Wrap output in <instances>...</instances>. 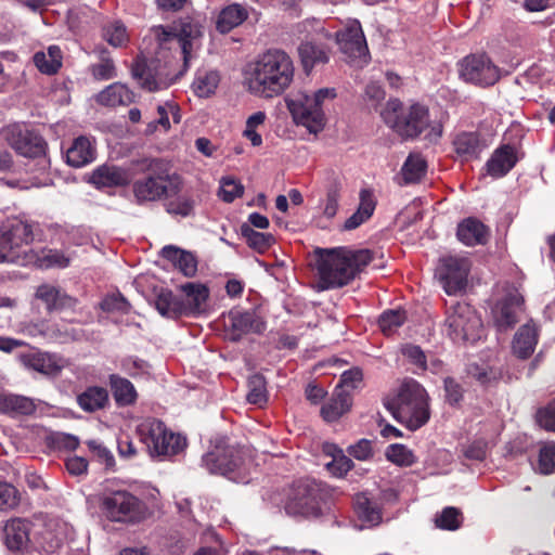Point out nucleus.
I'll return each instance as SVG.
<instances>
[{"label":"nucleus","instance_id":"obj_9","mask_svg":"<svg viewBox=\"0 0 555 555\" xmlns=\"http://www.w3.org/2000/svg\"><path fill=\"white\" fill-rule=\"evenodd\" d=\"M324 493L319 483L300 480L293 486L285 504V511L292 516L318 518L322 515Z\"/></svg>","mask_w":555,"mask_h":555},{"label":"nucleus","instance_id":"obj_20","mask_svg":"<svg viewBox=\"0 0 555 555\" xmlns=\"http://www.w3.org/2000/svg\"><path fill=\"white\" fill-rule=\"evenodd\" d=\"M89 182L98 189L125 186L129 183V175L118 166L104 164L92 171Z\"/></svg>","mask_w":555,"mask_h":555},{"label":"nucleus","instance_id":"obj_37","mask_svg":"<svg viewBox=\"0 0 555 555\" xmlns=\"http://www.w3.org/2000/svg\"><path fill=\"white\" fill-rule=\"evenodd\" d=\"M62 51L57 46H50L47 52H37L34 63L37 68L47 75L55 74L62 66Z\"/></svg>","mask_w":555,"mask_h":555},{"label":"nucleus","instance_id":"obj_33","mask_svg":"<svg viewBox=\"0 0 555 555\" xmlns=\"http://www.w3.org/2000/svg\"><path fill=\"white\" fill-rule=\"evenodd\" d=\"M155 308L163 317L171 319L185 313L184 300L176 297L169 289H160L155 299Z\"/></svg>","mask_w":555,"mask_h":555},{"label":"nucleus","instance_id":"obj_59","mask_svg":"<svg viewBox=\"0 0 555 555\" xmlns=\"http://www.w3.org/2000/svg\"><path fill=\"white\" fill-rule=\"evenodd\" d=\"M362 379V371L358 367H353L351 370L345 371L341 374L339 384L336 386V389L348 390L351 392L352 389L359 387Z\"/></svg>","mask_w":555,"mask_h":555},{"label":"nucleus","instance_id":"obj_39","mask_svg":"<svg viewBox=\"0 0 555 555\" xmlns=\"http://www.w3.org/2000/svg\"><path fill=\"white\" fill-rule=\"evenodd\" d=\"M36 406L31 399L17 395L0 396V411L4 413L31 414Z\"/></svg>","mask_w":555,"mask_h":555},{"label":"nucleus","instance_id":"obj_14","mask_svg":"<svg viewBox=\"0 0 555 555\" xmlns=\"http://www.w3.org/2000/svg\"><path fill=\"white\" fill-rule=\"evenodd\" d=\"M202 462L210 474L227 476L240 466V451L233 446L219 443L203 456Z\"/></svg>","mask_w":555,"mask_h":555},{"label":"nucleus","instance_id":"obj_19","mask_svg":"<svg viewBox=\"0 0 555 555\" xmlns=\"http://www.w3.org/2000/svg\"><path fill=\"white\" fill-rule=\"evenodd\" d=\"M33 524L23 518H14L4 526L5 544L12 551H23L33 541Z\"/></svg>","mask_w":555,"mask_h":555},{"label":"nucleus","instance_id":"obj_41","mask_svg":"<svg viewBox=\"0 0 555 555\" xmlns=\"http://www.w3.org/2000/svg\"><path fill=\"white\" fill-rule=\"evenodd\" d=\"M220 81L216 70H199L193 81L194 92L201 98H207L215 93Z\"/></svg>","mask_w":555,"mask_h":555},{"label":"nucleus","instance_id":"obj_15","mask_svg":"<svg viewBox=\"0 0 555 555\" xmlns=\"http://www.w3.org/2000/svg\"><path fill=\"white\" fill-rule=\"evenodd\" d=\"M229 338L238 341L249 333L261 334L266 330V323L255 310H231L229 313Z\"/></svg>","mask_w":555,"mask_h":555},{"label":"nucleus","instance_id":"obj_46","mask_svg":"<svg viewBox=\"0 0 555 555\" xmlns=\"http://www.w3.org/2000/svg\"><path fill=\"white\" fill-rule=\"evenodd\" d=\"M343 189L341 180L338 176L333 175L326 185V202L323 210V215L326 218H333L336 216L338 210V201L340 197V191Z\"/></svg>","mask_w":555,"mask_h":555},{"label":"nucleus","instance_id":"obj_61","mask_svg":"<svg viewBox=\"0 0 555 555\" xmlns=\"http://www.w3.org/2000/svg\"><path fill=\"white\" fill-rule=\"evenodd\" d=\"M353 466L352 461L341 452L335 459L326 464L327 469L335 476L343 477Z\"/></svg>","mask_w":555,"mask_h":555},{"label":"nucleus","instance_id":"obj_57","mask_svg":"<svg viewBox=\"0 0 555 555\" xmlns=\"http://www.w3.org/2000/svg\"><path fill=\"white\" fill-rule=\"evenodd\" d=\"M100 307L105 312H122L129 311V302L121 294H112L106 296L101 302Z\"/></svg>","mask_w":555,"mask_h":555},{"label":"nucleus","instance_id":"obj_32","mask_svg":"<svg viewBox=\"0 0 555 555\" xmlns=\"http://www.w3.org/2000/svg\"><path fill=\"white\" fill-rule=\"evenodd\" d=\"M181 291L185 294V313L192 314L203 311L204 305L209 296L208 288L199 283H185L181 285Z\"/></svg>","mask_w":555,"mask_h":555},{"label":"nucleus","instance_id":"obj_13","mask_svg":"<svg viewBox=\"0 0 555 555\" xmlns=\"http://www.w3.org/2000/svg\"><path fill=\"white\" fill-rule=\"evenodd\" d=\"M470 261L466 257L449 256L441 260L439 280L448 295L462 293L467 286Z\"/></svg>","mask_w":555,"mask_h":555},{"label":"nucleus","instance_id":"obj_1","mask_svg":"<svg viewBox=\"0 0 555 555\" xmlns=\"http://www.w3.org/2000/svg\"><path fill=\"white\" fill-rule=\"evenodd\" d=\"M294 65L289 55L280 49H270L249 65L246 77L248 91L262 99L281 95L292 83Z\"/></svg>","mask_w":555,"mask_h":555},{"label":"nucleus","instance_id":"obj_63","mask_svg":"<svg viewBox=\"0 0 555 555\" xmlns=\"http://www.w3.org/2000/svg\"><path fill=\"white\" fill-rule=\"evenodd\" d=\"M348 452L359 461H366L373 456L372 441L360 439L357 443L348 448Z\"/></svg>","mask_w":555,"mask_h":555},{"label":"nucleus","instance_id":"obj_31","mask_svg":"<svg viewBox=\"0 0 555 555\" xmlns=\"http://www.w3.org/2000/svg\"><path fill=\"white\" fill-rule=\"evenodd\" d=\"M538 341L537 328L532 324H525L516 332L513 340V351L520 359L529 358Z\"/></svg>","mask_w":555,"mask_h":555},{"label":"nucleus","instance_id":"obj_3","mask_svg":"<svg viewBox=\"0 0 555 555\" xmlns=\"http://www.w3.org/2000/svg\"><path fill=\"white\" fill-rule=\"evenodd\" d=\"M384 121L403 139H413L429 128L425 138L430 142H437L442 135V124L431 122L428 108L421 104H412L404 108L402 103L395 99L387 103L382 112Z\"/></svg>","mask_w":555,"mask_h":555},{"label":"nucleus","instance_id":"obj_21","mask_svg":"<svg viewBox=\"0 0 555 555\" xmlns=\"http://www.w3.org/2000/svg\"><path fill=\"white\" fill-rule=\"evenodd\" d=\"M11 146L25 157L36 158L46 153V142L42 137L33 131L18 132L11 139Z\"/></svg>","mask_w":555,"mask_h":555},{"label":"nucleus","instance_id":"obj_34","mask_svg":"<svg viewBox=\"0 0 555 555\" xmlns=\"http://www.w3.org/2000/svg\"><path fill=\"white\" fill-rule=\"evenodd\" d=\"M298 53L306 73H309L315 65L327 63L330 59L328 52L323 46L310 41L300 43Z\"/></svg>","mask_w":555,"mask_h":555},{"label":"nucleus","instance_id":"obj_40","mask_svg":"<svg viewBox=\"0 0 555 555\" xmlns=\"http://www.w3.org/2000/svg\"><path fill=\"white\" fill-rule=\"evenodd\" d=\"M426 168V160L421 154H410L401 168L404 183L418 182L425 176Z\"/></svg>","mask_w":555,"mask_h":555},{"label":"nucleus","instance_id":"obj_50","mask_svg":"<svg viewBox=\"0 0 555 555\" xmlns=\"http://www.w3.org/2000/svg\"><path fill=\"white\" fill-rule=\"evenodd\" d=\"M202 34L199 26L193 25L191 23L183 24L179 34V43L181 48V52L183 54L184 65L188 64V61L191 56V39L199 37Z\"/></svg>","mask_w":555,"mask_h":555},{"label":"nucleus","instance_id":"obj_26","mask_svg":"<svg viewBox=\"0 0 555 555\" xmlns=\"http://www.w3.org/2000/svg\"><path fill=\"white\" fill-rule=\"evenodd\" d=\"M453 149L462 160L478 158L485 147L477 132H461L453 139Z\"/></svg>","mask_w":555,"mask_h":555},{"label":"nucleus","instance_id":"obj_43","mask_svg":"<svg viewBox=\"0 0 555 555\" xmlns=\"http://www.w3.org/2000/svg\"><path fill=\"white\" fill-rule=\"evenodd\" d=\"M241 234L246 240L247 245L258 253H264L274 243L272 234L255 231L246 223L241 225Z\"/></svg>","mask_w":555,"mask_h":555},{"label":"nucleus","instance_id":"obj_7","mask_svg":"<svg viewBox=\"0 0 555 555\" xmlns=\"http://www.w3.org/2000/svg\"><path fill=\"white\" fill-rule=\"evenodd\" d=\"M179 190L178 178L170 176L165 164L158 159L152 160L147 175L133 183V193L139 203L154 202Z\"/></svg>","mask_w":555,"mask_h":555},{"label":"nucleus","instance_id":"obj_36","mask_svg":"<svg viewBox=\"0 0 555 555\" xmlns=\"http://www.w3.org/2000/svg\"><path fill=\"white\" fill-rule=\"evenodd\" d=\"M109 384L113 397L118 405L125 406L134 403L137 391L130 380L118 375H111Z\"/></svg>","mask_w":555,"mask_h":555},{"label":"nucleus","instance_id":"obj_60","mask_svg":"<svg viewBox=\"0 0 555 555\" xmlns=\"http://www.w3.org/2000/svg\"><path fill=\"white\" fill-rule=\"evenodd\" d=\"M87 446L90 449V451L94 453L98 460L105 465L107 469L114 467L115 459L112 452L106 447H104L102 443L95 440L87 441Z\"/></svg>","mask_w":555,"mask_h":555},{"label":"nucleus","instance_id":"obj_38","mask_svg":"<svg viewBox=\"0 0 555 555\" xmlns=\"http://www.w3.org/2000/svg\"><path fill=\"white\" fill-rule=\"evenodd\" d=\"M247 18V11L240 4H232L223 9L217 20V29L222 33H229L234 27L241 25Z\"/></svg>","mask_w":555,"mask_h":555},{"label":"nucleus","instance_id":"obj_16","mask_svg":"<svg viewBox=\"0 0 555 555\" xmlns=\"http://www.w3.org/2000/svg\"><path fill=\"white\" fill-rule=\"evenodd\" d=\"M337 42L341 52L350 59H365L369 49L364 33L359 21L353 20L337 34Z\"/></svg>","mask_w":555,"mask_h":555},{"label":"nucleus","instance_id":"obj_22","mask_svg":"<svg viewBox=\"0 0 555 555\" xmlns=\"http://www.w3.org/2000/svg\"><path fill=\"white\" fill-rule=\"evenodd\" d=\"M456 236L466 246L483 245L489 238V230L478 219L467 218L459 223Z\"/></svg>","mask_w":555,"mask_h":555},{"label":"nucleus","instance_id":"obj_54","mask_svg":"<svg viewBox=\"0 0 555 555\" xmlns=\"http://www.w3.org/2000/svg\"><path fill=\"white\" fill-rule=\"evenodd\" d=\"M460 509L449 506L443 508L441 514L436 517V526L446 530H456L461 526Z\"/></svg>","mask_w":555,"mask_h":555},{"label":"nucleus","instance_id":"obj_44","mask_svg":"<svg viewBox=\"0 0 555 555\" xmlns=\"http://www.w3.org/2000/svg\"><path fill=\"white\" fill-rule=\"evenodd\" d=\"M248 392L246 399L251 404L262 406L268 401L267 382L263 375L256 373L247 380Z\"/></svg>","mask_w":555,"mask_h":555},{"label":"nucleus","instance_id":"obj_25","mask_svg":"<svg viewBox=\"0 0 555 555\" xmlns=\"http://www.w3.org/2000/svg\"><path fill=\"white\" fill-rule=\"evenodd\" d=\"M95 147L91 140L80 135L73 141L66 152V162L69 166L79 168L92 163L95 159Z\"/></svg>","mask_w":555,"mask_h":555},{"label":"nucleus","instance_id":"obj_48","mask_svg":"<svg viewBox=\"0 0 555 555\" xmlns=\"http://www.w3.org/2000/svg\"><path fill=\"white\" fill-rule=\"evenodd\" d=\"M132 77L138 80L140 86L149 91L159 89V82L152 75L151 69L144 62L137 61L131 68Z\"/></svg>","mask_w":555,"mask_h":555},{"label":"nucleus","instance_id":"obj_12","mask_svg":"<svg viewBox=\"0 0 555 555\" xmlns=\"http://www.w3.org/2000/svg\"><path fill=\"white\" fill-rule=\"evenodd\" d=\"M460 77L480 87L493 86L500 79V69L485 54H472L459 63Z\"/></svg>","mask_w":555,"mask_h":555},{"label":"nucleus","instance_id":"obj_47","mask_svg":"<svg viewBox=\"0 0 555 555\" xmlns=\"http://www.w3.org/2000/svg\"><path fill=\"white\" fill-rule=\"evenodd\" d=\"M406 320V312L402 309H390L384 311L378 319V324L382 332L390 335L396 328L401 326Z\"/></svg>","mask_w":555,"mask_h":555},{"label":"nucleus","instance_id":"obj_56","mask_svg":"<svg viewBox=\"0 0 555 555\" xmlns=\"http://www.w3.org/2000/svg\"><path fill=\"white\" fill-rule=\"evenodd\" d=\"M243 192L244 186L233 178L221 179L220 196L224 202H233L236 197L242 196Z\"/></svg>","mask_w":555,"mask_h":555},{"label":"nucleus","instance_id":"obj_4","mask_svg":"<svg viewBox=\"0 0 555 555\" xmlns=\"http://www.w3.org/2000/svg\"><path fill=\"white\" fill-rule=\"evenodd\" d=\"M385 406L395 420L404 424L410 430L424 426L430 416L427 393L413 379L404 382L397 397L386 401Z\"/></svg>","mask_w":555,"mask_h":555},{"label":"nucleus","instance_id":"obj_11","mask_svg":"<svg viewBox=\"0 0 555 555\" xmlns=\"http://www.w3.org/2000/svg\"><path fill=\"white\" fill-rule=\"evenodd\" d=\"M101 507L114 521L135 522L144 517V505L127 490L106 491L101 498Z\"/></svg>","mask_w":555,"mask_h":555},{"label":"nucleus","instance_id":"obj_6","mask_svg":"<svg viewBox=\"0 0 555 555\" xmlns=\"http://www.w3.org/2000/svg\"><path fill=\"white\" fill-rule=\"evenodd\" d=\"M35 224L18 217L9 218L0 223V263L26 264L28 256L15 253L16 248L33 243Z\"/></svg>","mask_w":555,"mask_h":555},{"label":"nucleus","instance_id":"obj_23","mask_svg":"<svg viewBox=\"0 0 555 555\" xmlns=\"http://www.w3.org/2000/svg\"><path fill=\"white\" fill-rule=\"evenodd\" d=\"M359 206L357 210L345 221L344 230H354L373 216L377 204L373 191L370 189H362L359 193Z\"/></svg>","mask_w":555,"mask_h":555},{"label":"nucleus","instance_id":"obj_29","mask_svg":"<svg viewBox=\"0 0 555 555\" xmlns=\"http://www.w3.org/2000/svg\"><path fill=\"white\" fill-rule=\"evenodd\" d=\"M93 52L99 62L89 66V73L96 81L111 80L117 77V68L109 51L104 46H98Z\"/></svg>","mask_w":555,"mask_h":555},{"label":"nucleus","instance_id":"obj_45","mask_svg":"<svg viewBox=\"0 0 555 555\" xmlns=\"http://www.w3.org/2000/svg\"><path fill=\"white\" fill-rule=\"evenodd\" d=\"M36 297L46 304L48 310L63 308L69 299L59 288L49 284L40 285L36 291Z\"/></svg>","mask_w":555,"mask_h":555},{"label":"nucleus","instance_id":"obj_27","mask_svg":"<svg viewBox=\"0 0 555 555\" xmlns=\"http://www.w3.org/2000/svg\"><path fill=\"white\" fill-rule=\"evenodd\" d=\"M162 257L172 262L185 276L192 278L197 272V260L195 256L173 245L162 248Z\"/></svg>","mask_w":555,"mask_h":555},{"label":"nucleus","instance_id":"obj_62","mask_svg":"<svg viewBox=\"0 0 555 555\" xmlns=\"http://www.w3.org/2000/svg\"><path fill=\"white\" fill-rule=\"evenodd\" d=\"M537 422L546 430L555 431V400L538 411Z\"/></svg>","mask_w":555,"mask_h":555},{"label":"nucleus","instance_id":"obj_10","mask_svg":"<svg viewBox=\"0 0 555 555\" xmlns=\"http://www.w3.org/2000/svg\"><path fill=\"white\" fill-rule=\"evenodd\" d=\"M444 324L447 334L455 343L477 341L483 327L476 310L465 302H459L451 308Z\"/></svg>","mask_w":555,"mask_h":555},{"label":"nucleus","instance_id":"obj_5","mask_svg":"<svg viewBox=\"0 0 555 555\" xmlns=\"http://www.w3.org/2000/svg\"><path fill=\"white\" fill-rule=\"evenodd\" d=\"M335 98L336 90L334 88H322L312 94L299 91L287 101V107L296 124L302 125L311 133H318L323 130L325 125L322 105L325 100Z\"/></svg>","mask_w":555,"mask_h":555},{"label":"nucleus","instance_id":"obj_49","mask_svg":"<svg viewBox=\"0 0 555 555\" xmlns=\"http://www.w3.org/2000/svg\"><path fill=\"white\" fill-rule=\"evenodd\" d=\"M537 469L542 475L555 472V442H546L540 448Z\"/></svg>","mask_w":555,"mask_h":555},{"label":"nucleus","instance_id":"obj_42","mask_svg":"<svg viewBox=\"0 0 555 555\" xmlns=\"http://www.w3.org/2000/svg\"><path fill=\"white\" fill-rule=\"evenodd\" d=\"M102 37L114 48L125 47L129 41L127 28L120 21H111L103 25Z\"/></svg>","mask_w":555,"mask_h":555},{"label":"nucleus","instance_id":"obj_2","mask_svg":"<svg viewBox=\"0 0 555 555\" xmlns=\"http://www.w3.org/2000/svg\"><path fill=\"white\" fill-rule=\"evenodd\" d=\"M313 256L321 289L347 285L373 260L371 250L348 247H317Z\"/></svg>","mask_w":555,"mask_h":555},{"label":"nucleus","instance_id":"obj_17","mask_svg":"<svg viewBox=\"0 0 555 555\" xmlns=\"http://www.w3.org/2000/svg\"><path fill=\"white\" fill-rule=\"evenodd\" d=\"M524 298L516 289L508 292L493 309V319L499 331H507L518 322Z\"/></svg>","mask_w":555,"mask_h":555},{"label":"nucleus","instance_id":"obj_64","mask_svg":"<svg viewBox=\"0 0 555 555\" xmlns=\"http://www.w3.org/2000/svg\"><path fill=\"white\" fill-rule=\"evenodd\" d=\"M44 267L65 268L69 264V258L63 251L57 249H49L41 259Z\"/></svg>","mask_w":555,"mask_h":555},{"label":"nucleus","instance_id":"obj_24","mask_svg":"<svg viewBox=\"0 0 555 555\" xmlns=\"http://www.w3.org/2000/svg\"><path fill=\"white\" fill-rule=\"evenodd\" d=\"M515 150L511 145L496 149L486 164L487 172L493 178L504 177L516 164Z\"/></svg>","mask_w":555,"mask_h":555},{"label":"nucleus","instance_id":"obj_52","mask_svg":"<svg viewBox=\"0 0 555 555\" xmlns=\"http://www.w3.org/2000/svg\"><path fill=\"white\" fill-rule=\"evenodd\" d=\"M356 511L360 518L371 524H378L380 514L364 494H359L354 501Z\"/></svg>","mask_w":555,"mask_h":555},{"label":"nucleus","instance_id":"obj_18","mask_svg":"<svg viewBox=\"0 0 555 555\" xmlns=\"http://www.w3.org/2000/svg\"><path fill=\"white\" fill-rule=\"evenodd\" d=\"M18 360L25 367L48 376L59 375L64 367L62 359L49 352L31 351L21 353Z\"/></svg>","mask_w":555,"mask_h":555},{"label":"nucleus","instance_id":"obj_53","mask_svg":"<svg viewBox=\"0 0 555 555\" xmlns=\"http://www.w3.org/2000/svg\"><path fill=\"white\" fill-rule=\"evenodd\" d=\"M33 541L47 553H52L61 546V539L51 531L50 527L44 530L34 531Z\"/></svg>","mask_w":555,"mask_h":555},{"label":"nucleus","instance_id":"obj_30","mask_svg":"<svg viewBox=\"0 0 555 555\" xmlns=\"http://www.w3.org/2000/svg\"><path fill=\"white\" fill-rule=\"evenodd\" d=\"M352 405V395L348 390L336 389L333 398L321 408V415L326 422L337 421Z\"/></svg>","mask_w":555,"mask_h":555},{"label":"nucleus","instance_id":"obj_58","mask_svg":"<svg viewBox=\"0 0 555 555\" xmlns=\"http://www.w3.org/2000/svg\"><path fill=\"white\" fill-rule=\"evenodd\" d=\"M166 207L167 211L171 215L188 217L193 214L194 201L188 196H180L173 201H170Z\"/></svg>","mask_w":555,"mask_h":555},{"label":"nucleus","instance_id":"obj_51","mask_svg":"<svg viewBox=\"0 0 555 555\" xmlns=\"http://www.w3.org/2000/svg\"><path fill=\"white\" fill-rule=\"evenodd\" d=\"M386 457L388 461L400 466H411L415 463L413 452L404 444H390L386 450Z\"/></svg>","mask_w":555,"mask_h":555},{"label":"nucleus","instance_id":"obj_8","mask_svg":"<svg viewBox=\"0 0 555 555\" xmlns=\"http://www.w3.org/2000/svg\"><path fill=\"white\" fill-rule=\"evenodd\" d=\"M138 431L151 455L172 456L186 447L185 437L168 431L159 420H145L139 425Z\"/></svg>","mask_w":555,"mask_h":555},{"label":"nucleus","instance_id":"obj_35","mask_svg":"<svg viewBox=\"0 0 555 555\" xmlns=\"http://www.w3.org/2000/svg\"><path fill=\"white\" fill-rule=\"evenodd\" d=\"M108 402V392L105 388L90 386L77 396V403L85 412H95L105 408Z\"/></svg>","mask_w":555,"mask_h":555},{"label":"nucleus","instance_id":"obj_55","mask_svg":"<svg viewBox=\"0 0 555 555\" xmlns=\"http://www.w3.org/2000/svg\"><path fill=\"white\" fill-rule=\"evenodd\" d=\"M20 494L14 486L0 481V509H11L18 505Z\"/></svg>","mask_w":555,"mask_h":555},{"label":"nucleus","instance_id":"obj_28","mask_svg":"<svg viewBox=\"0 0 555 555\" xmlns=\"http://www.w3.org/2000/svg\"><path fill=\"white\" fill-rule=\"evenodd\" d=\"M95 101L104 106L129 105L134 102V93L121 82H114L96 94Z\"/></svg>","mask_w":555,"mask_h":555}]
</instances>
